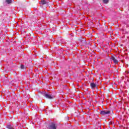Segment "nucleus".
Returning <instances> with one entry per match:
<instances>
[{"label": "nucleus", "instance_id": "obj_1", "mask_svg": "<svg viewBox=\"0 0 129 129\" xmlns=\"http://www.w3.org/2000/svg\"><path fill=\"white\" fill-rule=\"evenodd\" d=\"M58 127V124L56 122H50L46 125L47 129H57Z\"/></svg>", "mask_w": 129, "mask_h": 129}, {"label": "nucleus", "instance_id": "obj_2", "mask_svg": "<svg viewBox=\"0 0 129 129\" xmlns=\"http://www.w3.org/2000/svg\"><path fill=\"white\" fill-rule=\"evenodd\" d=\"M54 50L56 52V54H58V55H63V53L64 52V49L63 48H61L60 49H59L58 47H54Z\"/></svg>", "mask_w": 129, "mask_h": 129}, {"label": "nucleus", "instance_id": "obj_3", "mask_svg": "<svg viewBox=\"0 0 129 129\" xmlns=\"http://www.w3.org/2000/svg\"><path fill=\"white\" fill-rule=\"evenodd\" d=\"M45 97L48 99H53V98H55V96L51 93H46V94L45 95Z\"/></svg>", "mask_w": 129, "mask_h": 129}, {"label": "nucleus", "instance_id": "obj_4", "mask_svg": "<svg viewBox=\"0 0 129 129\" xmlns=\"http://www.w3.org/2000/svg\"><path fill=\"white\" fill-rule=\"evenodd\" d=\"M110 113V111L109 110H102L100 112V114L101 115H105L106 114H109Z\"/></svg>", "mask_w": 129, "mask_h": 129}, {"label": "nucleus", "instance_id": "obj_5", "mask_svg": "<svg viewBox=\"0 0 129 129\" xmlns=\"http://www.w3.org/2000/svg\"><path fill=\"white\" fill-rule=\"evenodd\" d=\"M111 60H112L114 64H117L118 63V60H117L116 59H115V57L113 56H111L110 57Z\"/></svg>", "mask_w": 129, "mask_h": 129}, {"label": "nucleus", "instance_id": "obj_6", "mask_svg": "<svg viewBox=\"0 0 129 129\" xmlns=\"http://www.w3.org/2000/svg\"><path fill=\"white\" fill-rule=\"evenodd\" d=\"M40 4L42 5H47L49 4V0H41Z\"/></svg>", "mask_w": 129, "mask_h": 129}, {"label": "nucleus", "instance_id": "obj_7", "mask_svg": "<svg viewBox=\"0 0 129 129\" xmlns=\"http://www.w3.org/2000/svg\"><path fill=\"white\" fill-rule=\"evenodd\" d=\"M80 41L83 45H86V40L85 39V38H82L80 39Z\"/></svg>", "mask_w": 129, "mask_h": 129}, {"label": "nucleus", "instance_id": "obj_8", "mask_svg": "<svg viewBox=\"0 0 129 129\" xmlns=\"http://www.w3.org/2000/svg\"><path fill=\"white\" fill-rule=\"evenodd\" d=\"M128 74L129 72H126L125 74V80H127V82H129V80H128Z\"/></svg>", "mask_w": 129, "mask_h": 129}, {"label": "nucleus", "instance_id": "obj_9", "mask_svg": "<svg viewBox=\"0 0 129 129\" xmlns=\"http://www.w3.org/2000/svg\"><path fill=\"white\" fill-rule=\"evenodd\" d=\"M90 86L92 89H93L94 88H95L96 87V84L94 83H91L90 84Z\"/></svg>", "mask_w": 129, "mask_h": 129}, {"label": "nucleus", "instance_id": "obj_10", "mask_svg": "<svg viewBox=\"0 0 129 129\" xmlns=\"http://www.w3.org/2000/svg\"><path fill=\"white\" fill-rule=\"evenodd\" d=\"M12 2L13 1L12 0H6V3H7V4H8V5H10V4H12Z\"/></svg>", "mask_w": 129, "mask_h": 129}, {"label": "nucleus", "instance_id": "obj_11", "mask_svg": "<svg viewBox=\"0 0 129 129\" xmlns=\"http://www.w3.org/2000/svg\"><path fill=\"white\" fill-rule=\"evenodd\" d=\"M109 0H103L104 4H108Z\"/></svg>", "mask_w": 129, "mask_h": 129}, {"label": "nucleus", "instance_id": "obj_12", "mask_svg": "<svg viewBox=\"0 0 129 129\" xmlns=\"http://www.w3.org/2000/svg\"><path fill=\"white\" fill-rule=\"evenodd\" d=\"M41 93L42 95H43V96H44V97H45V95L47 94V93H46V92H42Z\"/></svg>", "mask_w": 129, "mask_h": 129}, {"label": "nucleus", "instance_id": "obj_13", "mask_svg": "<svg viewBox=\"0 0 129 129\" xmlns=\"http://www.w3.org/2000/svg\"><path fill=\"white\" fill-rule=\"evenodd\" d=\"M20 67H21V69H25V66H24L23 64H21Z\"/></svg>", "mask_w": 129, "mask_h": 129}, {"label": "nucleus", "instance_id": "obj_14", "mask_svg": "<svg viewBox=\"0 0 129 129\" xmlns=\"http://www.w3.org/2000/svg\"><path fill=\"white\" fill-rule=\"evenodd\" d=\"M1 16H2V17H4V18H5V16H7V17H8V15H5V14H2V15H1Z\"/></svg>", "mask_w": 129, "mask_h": 129}, {"label": "nucleus", "instance_id": "obj_15", "mask_svg": "<svg viewBox=\"0 0 129 129\" xmlns=\"http://www.w3.org/2000/svg\"><path fill=\"white\" fill-rule=\"evenodd\" d=\"M3 21H5L6 22L7 21V17H6V18H4V19H3Z\"/></svg>", "mask_w": 129, "mask_h": 129}, {"label": "nucleus", "instance_id": "obj_16", "mask_svg": "<svg viewBox=\"0 0 129 129\" xmlns=\"http://www.w3.org/2000/svg\"><path fill=\"white\" fill-rule=\"evenodd\" d=\"M112 123H113L112 121L110 122V124H112Z\"/></svg>", "mask_w": 129, "mask_h": 129}, {"label": "nucleus", "instance_id": "obj_17", "mask_svg": "<svg viewBox=\"0 0 129 129\" xmlns=\"http://www.w3.org/2000/svg\"><path fill=\"white\" fill-rule=\"evenodd\" d=\"M125 67H128V64L126 65Z\"/></svg>", "mask_w": 129, "mask_h": 129}, {"label": "nucleus", "instance_id": "obj_18", "mask_svg": "<svg viewBox=\"0 0 129 129\" xmlns=\"http://www.w3.org/2000/svg\"><path fill=\"white\" fill-rule=\"evenodd\" d=\"M125 55H127V53L125 52Z\"/></svg>", "mask_w": 129, "mask_h": 129}]
</instances>
